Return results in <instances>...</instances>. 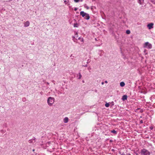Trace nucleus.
I'll list each match as a JSON object with an SVG mask.
<instances>
[{"instance_id":"obj_1","label":"nucleus","mask_w":155,"mask_h":155,"mask_svg":"<svg viewBox=\"0 0 155 155\" xmlns=\"http://www.w3.org/2000/svg\"><path fill=\"white\" fill-rule=\"evenodd\" d=\"M54 97H50L48 98L47 103L49 106H51L54 103Z\"/></svg>"},{"instance_id":"obj_2","label":"nucleus","mask_w":155,"mask_h":155,"mask_svg":"<svg viewBox=\"0 0 155 155\" xmlns=\"http://www.w3.org/2000/svg\"><path fill=\"white\" fill-rule=\"evenodd\" d=\"M143 47L144 48H147L150 49L152 48V45L148 42H147L144 43Z\"/></svg>"},{"instance_id":"obj_3","label":"nucleus","mask_w":155,"mask_h":155,"mask_svg":"<svg viewBox=\"0 0 155 155\" xmlns=\"http://www.w3.org/2000/svg\"><path fill=\"white\" fill-rule=\"evenodd\" d=\"M140 153L142 155H150V153L147 150L143 149L141 151Z\"/></svg>"},{"instance_id":"obj_4","label":"nucleus","mask_w":155,"mask_h":155,"mask_svg":"<svg viewBox=\"0 0 155 155\" xmlns=\"http://www.w3.org/2000/svg\"><path fill=\"white\" fill-rule=\"evenodd\" d=\"M153 23H150L147 25V27L149 29H150L153 28Z\"/></svg>"},{"instance_id":"obj_5","label":"nucleus","mask_w":155,"mask_h":155,"mask_svg":"<svg viewBox=\"0 0 155 155\" xmlns=\"http://www.w3.org/2000/svg\"><path fill=\"white\" fill-rule=\"evenodd\" d=\"M87 13L85 12L84 11H82L80 12V15H81L82 17H84L86 15Z\"/></svg>"},{"instance_id":"obj_6","label":"nucleus","mask_w":155,"mask_h":155,"mask_svg":"<svg viewBox=\"0 0 155 155\" xmlns=\"http://www.w3.org/2000/svg\"><path fill=\"white\" fill-rule=\"evenodd\" d=\"M84 18L86 20H88L89 19L90 17L89 14L87 13L85 17H84Z\"/></svg>"},{"instance_id":"obj_7","label":"nucleus","mask_w":155,"mask_h":155,"mask_svg":"<svg viewBox=\"0 0 155 155\" xmlns=\"http://www.w3.org/2000/svg\"><path fill=\"white\" fill-rule=\"evenodd\" d=\"M127 97L126 95H124L122 97L121 99L123 101L127 100Z\"/></svg>"},{"instance_id":"obj_8","label":"nucleus","mask_w":155,"mask_h":155,"mask_svg":"<svg viewBox=\"0 0 155 155\" xmlns=\"http://www.w3.org/2000/svg\"><path fill=\"white\" fill-rule=\"evenodd\" d=\"M30 23L29 21H26L24 23V26L25 27H27L29 25Z\"/></svg>"},{"instance_id":"obj_9","label":"nucleus","mask_w":155,"mask_h":155,"mask_svg":"<svg viewBox=\"0 0 155 155\" xmlns=\"http://www.w3.org/2000/svg\"><path fill=\"white\" fill-rule=\"evenodd\" d=\"M35 142V138L34 139H31L29 140L30 143H34Z\"/></svg>"},{"instance_id":"obj_10","label":"nucleus","mask_w":155,"mask_h":155,"mask_svg":"<svg viewBox=\"0 0 155 155\" xmlns=\"http://www.w3.org/2000/svg\"><path fill=\"white\" fill-rule=\"evenodd\" d=\"M125 85V84L124 82H121L120 83V86L121 87H124Z\"/></svg>"},{"instance_id":"obj_11","label":"nucleus","mask_w":155,"mask_h":155,"mask_svg":"<svg viewBox=\"0 0 155 155\" xmlns=\"http://www.w3.org/2000/svg\"><path fill=\"white\" fill-rule=\"evenodd\" d=\"M68 117H65L64 120V121L65 123H67L68 122Z\"/></svg>"},{"instance_id":"obj_12","label":"nucleus","mask_w":155,"mask_h":155,"mask_svg":"<svg viewBox=\"0 0 155 155\" xmlns=\"http://www.w3.org/2000/svg\"><path fill=\"white\" fill-rule=\"evenodd\" d=\"M144 0H137V2L140 5L142 4Z\"/></svg>"},{"instance_id":"obj_13","label":"nucleus","mask_w":155,"mask_h":155,"mask_svg":"<svg viewBox=\"0 0 155 155\" xmlns=\"http://www.w3.org/2000/svg\"><path fill=\"white\" fill-rule=\"evenodd\" d=\"M72 40L74 41V42H76V41L77 40V38H75V36H72Z\"/></svg>"},{"instance_id":"obj_14","label":"nucleus","mask_w":155,"mask_h":155,"mask_svg":"<svg viewBox=\"0 0 155 155\" xmlns=\"http://www.w3.org/2000/svg\"><path fill=\"white\" fill-rule=\"evenodd\" d=\"M74 27L75 28H78V23H75L74 24Z\"/></svg>"},{"instance_id":"obj_15","label":"nucleus","mask_w":155,"mask_h":155,"mask_svg":"<svg viewBox=\"0 0 155 155\" xmlns=\"http://www.w3.org/2000/svg\"><path fill=\"white\" fill-rule=\"evenodd\" d=\"M110 105L111 107H113V106L114 105V103L113 101H112L111 102H110Z\"/></svg>"},{"instance_id":"obj_16","label":"nucleus","mask_w":155,"mask_h":155,"mask_svg":"<svg viewBox=\"0 0 155 155\" xmlns=\"http://www.w3.org/2000/svg\"><path fill=\"white\" fill-rule=\"evenodd\" d=\"M110 105V102L107 103H106L105 105V107H109V106Z\"/></svg>"},{"instance_id":"obj_17","label":"nucleus","mask_w":155,"mask_h":155,"mask_svg":"<svg viewBox=\"0 0 155 155\" xmlns=\"http://www.w3.org/2000/svg\"><path fill=\"white\" fill-rule=\"evenodd\" d=\"M78 40H80L81 42H83L84 41V39L83 38H81V37H79L78 38Z\"/></svg>"},{"instance_id":"obj_18","label":"nucleus","mask_w":155,"mask_h":155,"mask_svg":"<svg viewBox=\"0 0 155 155\" xmlns=\"http://www.w3.org/2000/svg\"><path fill=\"white\" fill-rule=\"evenodd\" d=\"M111 132L113 134H117V132L116 131L114 130H111Z\"/></svg>"},{"instance_id":"obj_19","label":"nucleus","mask_w":155,"mask_h":155,"mask_svg":"<svg viewBox=\"0 0 155 155\" xmlns=\"http://www.w3.org/2000/svg\"><path fill=\"white\" fill-rule=\"evenodd\" d=\"M84 7L85 8H86L87 9H88L89 8V7L87 6L86 4H85L84 5Z\"/></svg>"},{"instance_id":"obj_20","label":"nucleus","mask_w":155,"mask_h":155,"mask_svg":"<svg viewBox=\"0 0 155 155\" xmlns=\"http://www.w3.org/2000/svg\"><path fill=\"white\" fill-rule=\"evenodd\" d=\"M79 74V77L78 78V79H80L82 77V75L80 73H79L78 74Z\"/></svg>"},{"instance_id":"obj_21","label":"nucleus","mask_w":155,"mask_h":155,"mask_svg":"<svg viewBox=\"0 0 155 155\" xmlns=\"http://www.w3.org/2000/svg\"><path fill=\"white\" fill-rule=\"evenodd\" d=\"M130 31L129 30H127L126 31V33L127 34H129L130 33Z\"/></svg>"},{"instance_id":"obj_22","label":"nucleus","mask_w":155,"mask_h":155,"mask_svg":"<svg viewBox=\"0 0 155 155\" xmlns=\"http://www.w3.org/2000/svg\"><path fill=\"white\" fill-rule=\"evenodd\" d=\"M151 2L153 4H155V0H150Z\"/></svg>"},{"instance_id":"obj_23","label":"nucleus","mask_w":155,"mask_h":155,"mask_svg":"<svg viewBox=\"0 0 155 155\" xmlns=\"http://www.w3.org/2000/svg\"><path fill=\"white\" fill-rule=\"evenodd\" d=\"M75 38H78V33L77 32H75Z\"/></svg>"},{"instance_id":"obj_24","label":"nucleus","mask_w":155,"mask_h":155,"mask_svg":"<svg viewBox=\"0 0 155 155\" xmlns=\"http://www.w3.org/2000/svg\"><path fill=\"white\" fill-rule=\"evenodd\" d=\"M26 99L25 97H23L22 98V101L23 102L25 101H26Z\"/></svg>"},{"instance_id":"obj_25","label":"nucleus","mask_w":155,"mask_h":155,"mask_svg":"<svg viewBox=\"0 0 155 155\" xmlns=\"http://www.w3.org/2000/svg\"><path fill=\"white\" fill-rule=\"evenodd\" d=\"M102 53H104V52L102 51H101V54H100V56H101L102 55H103V54H102Z\"/></svg>"},{"instance_id":"obj_26","label":"nucleus","mask_w":155,"mask_h":155,"mask_svg":"<svg viewBox=\"0 0 155 155\" xmlns=\"http://www.w3.org/2000/svg\"><path fill=\"white\" fill-rule=\"evenodd\" d=\"M74 1L75 2H78L79 1H80V0H74Z\"/></svg>"},{"instance_id":"obj_27","label":"nucleus","mask_w":155,"mask_h":155,"mask_svg":"<svg viewBox=\"0 0 155 155\" xmlns=\"http://www.w3.org/2000/svg\"><path fill=\"white\" fill-rule=\"evenodd\" d=\"M83 66H84L85 67H87V64H86L85 65H83Z\"/></svg>"},{"instance_id":"obj_28","label":"nucleus","mask_w":155,"mask_h":155,"mask_svg":"<svg viewBox=\"0 0 155 155\" xmlns=\"http://www.w3.org/2000/svg\"><path fill=\"white\" fill-rule=\"evenodd\" d=\"M77 9H78V8H74V10L75 11H77Z\"/></svg>"},{"instance_id":"obj_29","label":"nucleus","mask_w":155,"mask_h":155,"mask_svg":"<svg viewBox=\"0 0 155 155\" xmlns=\"http://www.w3.org/2000/svg\"><path fill=\"white\" fill-rule=\"evenodd\" d=\"M91 69V68L90 67H89L88 68V70H90Z\"/></svg>"},{"instance_id":"obj_30","label":"nucleus","mask_w":155,"mask_h":155,"mask_svg":"<svg viewBox=\"0 0 155 155\" xmlns=\"http://www.w3.org/2000/svg\"><path fill=\"white\" fill-rule=\"evenodd\" d=\"M140 123H143V121L142 120H140Z\"/></svg>"},{"instance_id":"obj_31","label":"nucleus","mask_w":155,"mask_h":155,"mask_svg":"<svg viewBox=\"0 0 155 155\" xmlns=\"http://www.w3.org/2000/svg\"><path fill=\"white\" fill-rule=\"evenodd\" d=\"M146 50L145 49V50H144V51L143 52H144V53H145V52H146Z\"/></svg>"},{"instance_id":"obj_32","label":"nucleus","mask_w":155,"mask_h":155,"mask_svg":"<svg viewBox=\"0 0 155 155\" xmlns=\"http://www.w3.org/2000/svg\"><path fill=\"white\" fill-rule=\"evenodd\" d=\"M105 82L106 83H108L107 81H105Z\"/></svg>"},{"instance_id":"obj_33","label":"nucleus","mask_w":155,"mask_h":155,"mask_svg":"<svg viewBox=\"0 0 155 155\" xmlns=\"http://www.w3.org/2000/svg\"><path fill=\"white\" fill-rule=\"evenodd\" d=\"M89 62V61H87V64H88Z\"/></svg>"},{"instance_id":"obj_34","label":"nucleus","mask_w":155,"mask_h":155,"mask_svg":"<svg viewBox=\"0 0 155 155\" xmlns=\"http://www.w3.org/2000/svg\"><path fill=\"white\" fill-rule=\"evenodd\" d=\"M101 84H104V82H102V83H101Z\"/></svg>"},{"instance_id":"obj_35","label":"nucleus","mask_w":155,"mask_h":155,"mask_svg":"<svg viewBox=\"0 0 155 155\" xmlns=\"http://www.w3.org/2000/svg\"><path fill=\"white\" fill-rule=\"evenodd\" d=\"M83 1V0H80V1L82 2Z\"/></svg>"},{"instance_id":"obj_36","label":"nucleus","mask_w":155,"mask_h":155,"mask_svg":"<svg viewBox=\"0 0 155 155\" xmlns=\"http://www.w3.org/2000/svg\"><path fill=\"white\" fill-rule=\"evenodd\" d=\"M42 93H42V92H41V94H42Z\"/></svg>"},{"instance_id":"obj_37","label":"nucleus","mask_w":155,"mask_h":155,"mask_svg":"<svg viewBox=\"0 0 155 155\" xmlns=\"http://www.w3.org/2000/svg\"><path fill=\"white\" fill-rule=\"evenodd\" d=\"M116 108V106H114V108Z\"/></svg>"},{"instance_id":"obj_38","label":"nucleus","mask_w":155,"mask_h":155,"mask_svg":"<svg viewBox=\"0 0 155 155\" xmlns=\"http://www.w3.org/2000/svg\"><path fill=\"white\" fill-rule=\"evenodd\" d=\"M35 151V150H34V149L33 150V151Z\"/></svg>"},{"instance_id":"obj_39","label":"nucleus","mask_w":155,"mask_h":155,"mask_svg":"<svg viewBox=\"0 0 155 155\" xmlns=\"http://www.w3.org/2000/svg\"><path fill=\"white\" fill-rule=\"evenodd\" d=\"M82 82H83V83H84V81H82Z\"/></svg>"},{"instance_id":"obj_40","label":"nucleus","mask_w":155,"mask_h":155,"mask_svg":"<svg viewBox=\"0 0 155 155\" xmlns=\"http://www.w3.org/2000/svg\"><path fill=\"white\" fill-rule=\"evenodd\" d=\"M47 84H49V83H48V82L47 83Z\"/></svg>"}]
</instances>
